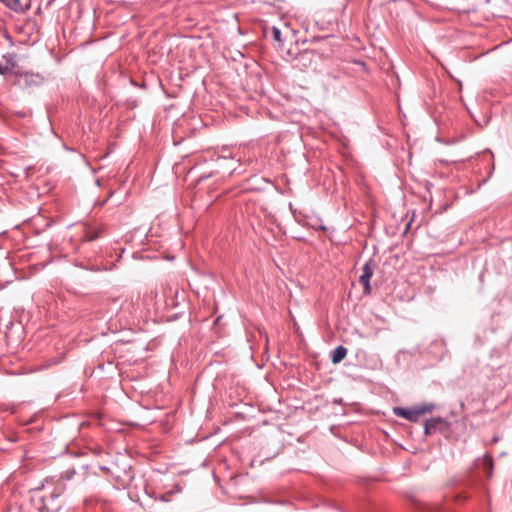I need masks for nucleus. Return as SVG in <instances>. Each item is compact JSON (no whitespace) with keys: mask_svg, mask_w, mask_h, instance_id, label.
Listing matches in <instances>:
<instances>
[{"mask_svg":"<svg viewBox=\"0 0 512 512\" xmlns=\"http://www.w3.org/2000/svg\"><path fill=\"white\" fill-rule=\"evenodd\" d=\"M10 72V68L7 65H3L0 63V75L4 76Z\"/></svg>","mask_w":512,"mask_h":512,"instance_id":"ddd939ff","label":"nucleus"},{"mask_svg":"<svg viewBox=\"0 0 512 512\" xmlns=\"http://www.w3.org/2000/svg\"><path fill=\"white\" fill-rule=\"evenodd\" d=\"M0 2L13 11L18 12L22 10L20 0H0Z\"/></svg>","mask_w":512,"mask_h":512,"instance_id":"1a4fd4ad","label":"nucleus"},{"mask_svg":"<svg viewBox=\"0 0 512 512\" xmlns=\"http://www.w3.org/2000/svg\"><path fill=\"white\" fill-rule=\"evenodd\" d=\"M49 482V479H45L34 488L35 494L32 501L39 512H58L61 508L59 497L62 490L56 488L52 491H45V485Z\"/></svg>","mask_w":512,"mask_h":512,"instance_id":"f257e3e1","label":"nucleus"},{"mask_svg":"<svg viewBox=\"0 0 512 512\" xmlns=\"http://www.w3.org/2000/svg\"><path fill=\"white\" fill-rule=\"evenodd\" d=\"M98 237H99V235L97 232H92V233L87 234L86 241L91 242V241L96 240Z\"/></svg>","mask_w":512,"mask_h":512,"instance_id":"4468645a","label":"nucleus"},{"mask_svg":"<svg viewBox=\"0 0 512 512\" xmlns=\"http://www.w3.org/2000/svg\"><path fill=\"white\" fill-rule=\"evenodd\" d=\"M281 30L276 27V26H273L272 27V38L274 41H278L280 42L281 41Z\"/></svg>","mask_w":512,"mask_h":512,"instance_id":"f8f14e48","label":"nucleus"},{"mask_svg":"<svg viewBox=\"0 0 512 512\" xmlns=\"http://www.w3.org/2000/svg\"><path fill=\"white\" fill-rule=\"evenodd\" d=\"M21 80L23 81V84L26 87H29V86H39V85H41L44 79L39 74H35V73H31V72H26V73H24L21 76Z\"/></svg>","mask_w":512,"mask_h":512,"instance_id":"0eeeda50","label":"nucleus"},{"mask_svg":"<svg viewBox=\"0 0 512 512\" xmlns=\"http://www.w3.org/2000/svg\"><path fill=\"white\" fill-rule=\"evenodd\" d=\"M75 475V470L74 469H67L66 471H63L60 475V478L65 480V481H69L73 478V476Z\"/></svg>","mask_w":512,"mask_h":512,"instance_id":"9d476101","label":"nucleus"},{"mask_svg":"<svg viewBox=\"0 0 512 512\" xmlns=\"http://www.w3.org/2000/svg\"><path fill=\"white\" fill-rule=\"evenodd\" d=\"M313 53H314L313 51H308V50L303 51L300 53V59H303L304 62L309 61V63H311Z\"/></svg>","mask_w":512,"mask_h":512,"instance_id":"9b49d317","label":"nucleus"},{"mask_svg":"<svg viewBox=\"0 0 512 512\" xmlns=\"http://www.w3.org/2000/svg\"><path fill=\"white\" fill-rule=\"evenodd\" d=\"M497 441H498V438H497V437H494V438H493V442L495 443V442H497Z\"/></svg>","mask_w":512,"mask_h":512,"instance_id":"dca6fc26","label":"nucleus"},{"mask_svg":"<svg viewBox=\"0 0 512 512\" xmlns=\"http://www.w3.org/2000/svg\"><path fill=\"white\" fill-rule=\"evenodd\" d=\"M212 174H208V175H202L199 177L198 179V182H202L204 181L205 179L209 178Z\"/></svg>","mask_w":512,"mask_h":512,"instance_id":"2eb2a0df","label":"nucleus"},{"mask_svg":"<svg viewBox=\"0 0 512 512\" xmlns=\"http://www.w3.org/2000/svg\"><path fill=\"white\" fill-rule=\"evenodd\" d=\"M435 408L436 406L433 403H423L411 408L397 406L393 408V413L398 417L416 423L421 415L431 413Z\"/></svg>","mask_w":512,"mask_h":512,"instance_id":"f03ea898","label":"nucleus"},{"mask_svg":"<svg viewBox=\"0 0 512 512\" xmlns=\"http://www.w3.org/2000/svg\"><path fill=\"white\" fill-rule=\"evenodd\" d=\"M218 167L223 171V173L231 174L236 170L239 160L234 159L233 157L221 156L217 158Z\"/></svg>","mask_w":512,"mask_h":512,"instance_id":"423d86ee","label":"nucleus"},{"mask_svg":"<svg viewBox=\"0 0 512 512\" xmlns=\"http://www.w3.org/2000/svg\"><path fill=\"white\" fill-rule=\"evenodd\" d=\"M320 229L321 230H326V227L325 226H321Z\"/></svg>","mask_w":512,"mask_h":512,"instance_id":"f3484780","label":"nucleus"},{"mask_svg":"<svg viewBox=\"0 0 512 512\" xmlns=\"http://www.w3.org/2000/svg\"><path fill=\"white\" fill-rule=\"evenodd\" d=\"M375 263L373 259H369L362 267V274L359 277V282L363 285L364 294L371 293L370 279L374 273Z\"/></svg>","mask_w":512,"mask_h":512,"instance_id":"20e7f679","label":"nucleus"},{"mask_svg":"<svg viewBox=\"0 0 512 512\" xmlns=\"http://www.w3.org/2000/svg\"><path fill=\"white\" fill-rule=\"evenodd\" d=\"M449 428V423L444 418L437 416L427 419L424 423V434L433 435L436 432H444Z\"/></svg>","mask_w":512,"mask_h":512,"instance_id":"7ed1b4c3","label":"nucleus"},{"mask_svg":"<svg viewBox=\"0 0 512 512\" xmlns=\"http://www.w3.org/2000/svg\"><path fill=\"white\" fill-rule=\"evenodd\" d=\"M475 468L477 470H483L487 479H490L493 475V459L489 455L479 457L475 461Z\"/></svg>","mask_w":512,"mask_h":512,"instance_id":"39448f33","label":"nucleus"},{"mask_svg":"<svg viewBox=\"0 0 512 512\" xmlns=\"http://www.w3.org/2000/svg\"><path fill=\"white\" fill-rule=\"evenodd\" d=\"M346 355L347 349L344 346L339 345L331 351L330 358L333 364H338L346 357Z\"/></svg>","mask_w":512,"mask_h":512,"instance_id":"6e6552de","label":"nucleus"}]
</instances>
